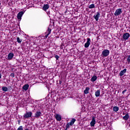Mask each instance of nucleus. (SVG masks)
<instances>
[{
	"instance_id": "obj_1",
	"label": "nucleus",
	"mask_w": 130,
	"mask_h": 130,
	"mask_svg": "<svg viewBox=\"0 0 130 130\" xmlns=\"http://www.w3.org/2000/svg\"><path fill=\"white\" fill-rule=\"evenodd\" d=\"M109 53H110V51L109 50H104L102 53V57H107L109 55Z\"/></svg>"
},
{
	"instance_id": "obj_2",
	"label": "nucleus",
	"mask_w": 130,
	"mask_h": 130,
	"mask_svg": "<svg viewBox=\"0 0 130 130\" xmlns=\"http://www.w3.org/2000/svg\"><path fill=\"white\" fill-rule=\"evenodd\" d=\"M32 114H33L31 112H26V113L23 115V117L26 118H29V117H32Z\"/></svg>"
},
{
	"instance_id": "obj_3",
	"label": "nucleus",
	"mask_w": 130,
	"mask_h": 130,
	"mask_svg": "<svg viewBox=\"0 0 130 130\" xmlns=\"http://www.w3.org/2000/svg\"><path fill=\"white\" fill-rule=\"evenodd\" d=\"M121 13H122V10H121V9L120 8L118 9L115 12L114 16H119V15H120Z\"/></svg>"
},
{
	"instance_id": "obj_4",
	"label": "nucleus",
	"mask_w": 130,
	"mask_h": 130,
	"mask_svg": "<svg viewBox=\"0 0 130 130\" xmlns=\"http://www.w3.org/2000/svg\"><path fill=\"white\" fill-rule=\"evenodd\" d=\"M129 37H130L129 33L125 32L123 35V39H124V40H127L128 38H129Z\"/></svg>"
},
{
	"instance_id": "obj_5",
	"label": "nucleus",
	"mask_w": 130,
	"mask_h": 130,
	"mask_svg": "<svg viewBox=\"0 0 130 130\" xmlns=\"http://www.w3.org/2000/svg\"><path fill=\"white\" fill-rule=\"evenodd\" d=\"M42 116V113H41V112L39 111H37L35 114V117L36 118H39V117H40V116Z\"/></svg>"
},
{
	"instance_id": "obj_6",
	"label": "nucleus",
	"mask_w": 130,
	"mask_h": 130,
	"mask_svg": "<svg viewBox=\"0 0 130 130\" xmlns=\"http://www.w3.org/2000/svg\"><path fill=\"white\" fill-rule=\"evenodd\" d=\"M87 40L86 43L84 44V47H85V48H88V47H89L90 44V42H91V39L89 38L87 39Z\"/></svg>"
},
{
	"instance_id": "obj_7",
	"label": "nucleus",
	"mask_w": 130,
	"mask_h": 130,
	"mask_svg": "<svg viewBox=\"0 0 130 130\" xmlns=\"http://www.w3.org/2000/svg\"><path fill=\"white\" fill-rule=\"evenodd\" d=\"M96 123V120L95 117H92L91 121L90 122V126H94Z\"/></svg>"
},
{
	"instance_id": "obj_8",
	"label": "nucleus",
	"mask_w": 130,
	"mask_h": 130,
	"mask_svg": "<svg viewBox=\"0 0 130 130\" xmlns=\"http://www.w3.org/2000/svg\"><path fill=\"white\" fill-rule=\"evenodd\" d=\"M23 15H24V12L21 11L19 12L17 14V19H18V20H21V19H22V16H23Z\"/></svg>"
},
{
	"instance_id": "obj_9",
	"label": "nucleus",
	"mask_w": 130,
	"mask_h": 130,
	"mask_svg": "<svg viewBox=\"0 0 130 130\" xmlns=\"http://www.w3.org/2000/svg\"><path fill=\"white\" fill-rule=\"evenodd\" d=\"M13 57H14V53H10L8 55V60H11V59H13Z\"/></svg>"
},
{
	"instance_id": "obj_10",
	"label": "nucleus",
	"mask_w": 130,
	"mask_h": 130,
	"mask_svg": "<svg viewBox=\"0 0 130 130\" xmlns=\"http://www.w3.org/2000/svg\"><path fill=\"white\" fill-rule=\"evenodd\" d=\"M49 9V5L48 4H45L42 8L43 11H46L47 10Z\"/></svg>"
},
{
	"instance_id": "obj_11",
	"label": "nucleus",
	"mask_w": 130,
	"mask_h": 130,
	"mask_svg": "<svg viewBox=\"0 0 130 130\" xmlns=\"http://www.w3.org/2000/svg\"><path fill=\"white\" fill-rule=\"evenodd\" d=\"M125 73H126V69H124L123 70L121 71L119 75L120 77H122Z\"/></svg>"
},
{
	"instance_id": "obj_12",
	"label": "nucleus",
	"mask_w": 130,
	"mask_h": 130,
	"mask_svg": "<svg viewBox=\"0 0 130 130\" xmlns=\"http://www.w3.org/2000/svg\"><path fill=\"white\" fill-rule=\"evenodd\" d=\"M99 17H100V13L97 12L96 15L93 16V18L95 19L96 21H98L99 20Z\"/></svg>"
},
{
	"instance_id": "obj_13",
	"label": "nucleus",
	"mask_w": 130,
	"mask_h": 130,
	"mask_svg": "<svg viewBox=\"0 0 130 130\" xmlns=\"http://www.w3.org/2000/svg\"><path fill=\"white\" fill-rule=\"evenodd\" d=\"M55 118L57 121H60V120H61V116L59 114H56Z\"/></svg>"
},
{
	"instance_id": "obj_14",
	"label": "nucleus",
	"mask_w": 130,
	"mask_h": 130,
	"mask_svg": "<svg viewBox=\"0 0 130 130\" xmlns=\"http://www.w3.org/2000/svg\"><path fill=\"white\" fill-rule=\"evenodd\" d=\"M89 90H90V88L89 87H86L84 91V94H88L89 93Z\"/></svg>"
},
{
	"instance_id": "obj_15",
	"label": "nucleus",
	"mask_w": 130,
	"mask_h": 130,
	"mask_svg": "<svg viewBox=\"0 0 130 130\" xmlns=\"http://www.w3.org/2000/svg\"><path fill=\"white\" fill-rule=\"evenodd\" d=\"M129 117V116L128 115V114H126L125 115L123 116L122 118L123 119H124V120H127Z\"/></svg>"
},
{
	"instance_id": "obj_16",
	"label": "nucleus",
	"mask_w": 130,
	"mask_h": 130,
	"mask_svg": "<svg viewBox=\"0 0 130 130\" xmlns=\"http://www.w3.org/2000/svg\"><path fill=\"white\" fill-rule=\"evenodd\" d=\"M96 80H97V76H93L91 79H90L91 82H95V81H96Z\"/></svg>"
},
{
	"instance_id": "obj_17",
	"label": "nucleus",
	"mask_w": 130,
	"mask_h": 130,
	"mask_svg": "<svg viewBox=\"0 0 130 130\" xmlns=\"http://www.w3.org/2000/svg\"><path fill=\"white\" fill-rule=\"evenodd\" d=\"M113 110L115 112H117V111H118V110H119V108H118V107L115 106L113 108Z\"/></svg>"
},
{
	"instance_id": "obj_18",
	"label": "nucleus",
	"mask_w": 130,
	"mask_h": 130,
	"mask_svg": "<svg viewBox=\"0 0 130 130\" xmlns=\"http://www.w3.org/2000/svg\"><path fill=\"white\" fill-rule=\"evenodd\" d=\"M28 88H29V84H25L23 87V90H25V91H27Z\"/></svg>"
},
{
	"instance_id": "obj_19",
	"label": "nucleus",
	"mask_w": 130,
	"mask_h": 130,
	"mask_svg": "<svg viewBox=\"0 0 130 130\" xmlns=\"http://www.w3.org/2000/svg\"><path fill=\"white\" fill-rule=\"evenodd\" d=\"M95 95L96 97H99V96H100V90H98L96 91H95Z\"/></svg>"
},
{
	"instance_id": "obj_20",
	"label": "nucleus",
	"mask_w": 130,
	"mask_h": 130,
	"mask_svg": "<svg viewBox=\"0 0 130 130\" xmlns=\"http://www.w3.org/2000/svg\"><path fill=\"white\" fill-rule=\"evenodd\" d=\"M75 121H76V119L73 118L71 122L69 123L70 125H73L75 123Z\"/></svg>"
},
{
	"instance_id": "obj_21",
	"label": "nucleus",
	"mask_w": 130,
	"mask_h": 130,
	"mask_svg": "<svg viewBox=\"0 0 130 130\" xmlns=\"http://www.w3.org/2000/svg\"><path fill=\"white\" fill-rule=\"evenodd\" d=\"M2 90L4 92H7V91H8L9 89H8V87H7L6 86H3V87H2Z\"/></svg>"
},
{
	"instance_id": "obj_22",
	"label": "nucleus",
	"mask_w": 130,
	"mask_h": 130,
	"mask_svg": "<svg viewBox=\"0 0 130 130\" xmlns=\"http://www.w3.org/2000/svg\"><path fill=\"white\" fill-rule=\"evenodd\" d=\"M88 8H89V9H94V8H95V5L91 4L89 6Z\"/></svg>"
},
{
	"instance_id": "obj_23",
	"label": "nucleus",
	"mask_w": 130,
	"mask_h": 130,
	"mask_svg": "<svg viewBox=\"0 0 130 130\" xmlns=\"http://www.w3.org/2000/svg\"><path fill=\"white\" fill-rule=\"evenodd\" d=\"M17 41L18 43H21L22 42V39H20V38H17Z\"/></svg>"
},
{
	"instance_id": "obj_24",
	"label": "nucleus",
	"mask_w": 130,
	"mask_h": 130,
	"mask_svg": "<svg viewBox=\"0 0 130 130\" xmlns=\"http://www.w3.org/2000/svg\"><path fill=\"white\" fill-rule=\"evenodd\" d=\"M127 61L128 63H130V54L127 56Z\"/></svg>"
},
{
	"instance_id": "obj_25",
	"label": "nucleus",
	"mask_w": 130,
	"mask_h": 130,
	"mask_svg": "<svg viewBox=\"0 0 130 130\" xmlns=\"http://www.w3.org/2000/svg\"><path fill=\"white\" fill-rule=\"evenodd\" d=\"M47 32L48 35H50V33H51V29L49 28V27L48 28Z\"/></svg>"
},
{
	"instance_id": "obj_26",
	"label": "nucleus",
	"mask_w": 130,
	"mask_h": 130,
	"mask_svg": "<svg viewBox=\"0 0 130 130\" xmlns=\"http://www.w3.org/2000/svg\"><path fill=\"white\" fill-rule=\"evenodd\" d=\"M70 125H71L70 124V123H67L66 126V128H70Z\"/></svg>"
},
{
	"instance_id": "obj_27",
	"label": "nucleus",
	"mask_w": 130,
	"mask_h": 130,
	"mask_svg": "<svg viewBox=\"0 0 130 130\" xmlns=\"http://www.w3.org/2000/svg\"><path fill=\"white\" fill-rule=\"evenodd\" d=\"M54 57L56 58V60H58V58H59V56L58 55H56Z\"/></svg>"
},
{
	"instance_id": "obj_28",
	"label": "nucleus",
	"mask_w": 130,
	"mask_h": 130,
	"mask_svg": "<svg viewBox=\"0 0 130 130\" xmlns=\"http://www.w3.org/2000/svg\"><path fill=\"white\" fill-rule=\"evenodd\" d=\"M10 76L12 77V78H14L15 77V74L14 73H11L10 74Z\"/></svg>"
},
{
	"instance_id": "obj_29",
	"label": "nucleus",
	"mask_w": 130,
	"mask_h": 130,
	"mask_svg": "<svg viewBox=\"0 0 130 130\" xmlns=\"http://www.w3.org/2000/svg\"><path fill=\"white\" fill-rule=\"evenodd\" d=\"M127 91V90L124 89V90L122 92V94H124V93H125V92H126Z\"/></svg>"
},
{
	"instance_id": "obj_30",
	"label": "nucleus",
	"mask_w": 130,
	"mask_h": 130,
	"mask_svg": "<svg viewBox=\"0 0 130 130\" xmlns=\"http://www.w3.org/2000/svg\"><path fill=\"white\" fill-rule=\"evenodd\" d=\"M49 35H48V34H47L46 36H45V38H47L48 37V36H49Z\"/></svg>"
},
{
	"instance_id": "obj_31",
	"label": "nucleus",
	"mask_w": 130,
	"mask_h": 130,
	"mask_svg": "<svg viewBox=\"0 0 130 130\" xmlns=\"http://www.w3.org/2000/svg\"><path fill=\"white\" fill-rule=\"evenodd\" d=\"M94 49H95V47L93 46L92 48H91V50H94Z\"/></svg>"
},
{
	"instance_id": "obj_32",
	"label": "nucleus",
	"mask_w": 130,
	"mask_h": 130,
	"mask_svg": "<svg viewBox=\"0 0 130 130\" xmlns=\"http://www.w3.org/2000/svg\"><path fill=\"white\" fill-rule=\"evenodd\" d=\"M60 85L61 84V81L59 80V81Z\"/></svg>"
},
{
	"instance_id": "obj_33",
	"label": "nucleus",
	"mask_w": 130,
	"mask_h": 130,
	"mask_svg": "<svg viewBox=\"0 0 130 130\" xmlns=\"http://www.w3.org/2000/svg\"><path fill=\"white\" fill-rule=\"evenodd\" d=\"M0 79H2V74L0 73Z\"/></svg>"
},
{
	"instance_id": "obj_34",
	"label": "nucleus",
	"mask_w": 130,
	"mask_h": 130,
	"mask_svg": "<svg viewBox=\"0 0 130 130\" xmlns=\"http://www.w3.org/2000/svg\"><path fill=\"white\" fill-rule=\"evenodd\" d=\"M25 130H29V129L28 128H26Z\"/></svg>"
},
{
	"instance_id": "obj_35",
	"label": "nucleus",
	"mask_w": 130,
	"mask_h": 130,
	"mask_svg": "<svg viewBox=\"0 0 130 130\" xmlns=\"http://www.w3.org/2000/svg\"><path fill=\"white\" fill-rule=\"evenodd\" d=\"M65 130H68V128H66Z\"/></svg>"
},
{
	"instance_id": "obj_36",
	"label": "nucleus",
	"mask_w": 130,
	"mask_h": 130,
	"mask_svg": "<svg viewBox=\"0 0 130 130\" xmlns=\"http://www.w3.org/2000/svg\"><path fill=\"white\" fill-rule=\"evenodd\" d=\"M1 3H0V6H1Z\"/></svg>"
}]
</instances>
